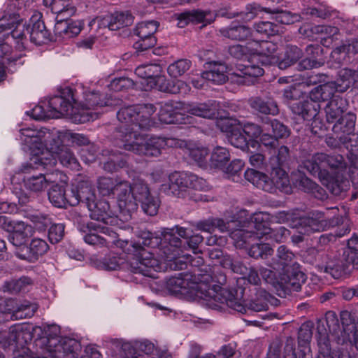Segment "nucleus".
Wrapping results in <instances>:
<instances>
[{"label":"nucleus","instance_id":"1","mask_svg":"<svg viewBox=\"0 0 358 358\" xmlns=\"http://www.w3.org/2000/svg\"><path fill=\"white\" fill-rule=\"evenodd\" d=\"M162 238L155 236L150 231H142L139 240L136 242H126L129 245L127 250L131 255L128 265L131 272L141 273L145 276H152V270L159 268V262L153 254L145 247L154 248L159 247L166 260H173L176 257L182 255V241L175 236L173 229H166L162 233Z\"/></svg>","mask_w":358,"mask_h":358},{"label":"nucleus","instance_id":"2","mask_svg":"<svg viewBox=\"0 0 358 358\" xmlns=\"http://www.w3.org/2000/svg\"><path fill=\"white\" fill-rule=\"evenodd\" d=\"M199 296H214L215 300L222 303H226L229 308L241 313H246L248 310L260 312L267 310L268 304H274L278 299L272 296L269 293L263 289L255 288V294L250 301L243 299L245 289L238 287L237 289L229 290L220 289L217 293L216 289H210L206 285H201L198 287Z\"/></svg>","mask_w":358,"mask_h":358},{"label":"nucleus","instance_id":"3","mask_svg":"<svg viewBox=\"0 0 358 358\" xmlns=\"http://www.w3.org/2000/svg\"><path fill=\"white\" fill-rule=\"evenodd\" d=\"M113 106L120 107L117 118L121 125L115 132V143L117 147L124 143V138L119 136L120 131L139 132L141 129L148 130L155 125L152 115L156 111V107L152 103L124 106L122 102L121 106Z\"/></svg>","mask_w":358,"mask_h":358},{"label":"nucleus","instance_id":"4","mask_svg":"<svg viewBox=\"0 0 358 358\" xmlns=\"http://www.w3.org/2000/svg\"><path fill=\"white\" fill-rule=\"evenodd\" d=\"M262 213H256L252 217L247 227L242 225L236 220L226 221L222 218L214 217V228L221 233H227L237 243H246L250 239L256 240L268 236L272 237L273 230L268 227Z\"/></svg>","mask_w":358,"mask_h":358},{"label":"nucleus","instance_id":"5","mask_svg":"<svg viewBox=\"0 0 358 358\" xmlns=\"http://www.w3.org/2000/svg\"><path fill=\"white\" fill-rule=\"evenodd\" d=\"M211 68L203 72V77L215 84L220 85L231 79L238 84L250 85L253 83L255 78L262 76L264 73L263 68L258 65H244L239 64L232 73L228 72V66L222 62L213 61L209 62Z\"/></svg>","mask_w":358,"mask_h":358},{"label":"nucleus","instance_id":"6","mask_svg":"<svg viewBox=\"0 0 358 358\" xmlns=\"http://www.w3.org/2000/svg\"><path fill=\"white\" fill-rule=\"evenodd\" d=\"M274 219L279 223H288L290 227L304 235L320 232L334 225V221L327 219L324 213L319 210L311 211L303 217H299L292 211H280L275 213Z\"/></svg>","mask_w":358,"mask_h":358},{"label":"nucleus","instance_id":"7","mask_svg":"<svg viewBox=\"0 0 358 358\" xmlns=\"http://www.w3.org/2000/svg\"><path fill=\"white\" fill-rule=\"evenodd\" d=\"M64 146L62 144L59 136L49 131L43 132L38 152L31 162L23 166L22 171L31 173V169H49L55 165V155Z\"/></svg>","mask_w":358,"mask_h":358},{"label":"nucleus","instance_id":"8","mask_svg":"<svg viewBox=\"0 0 358 358\" xmlns=\"http://www.w3.org/2000/svg\"><path fill=\"white\" fill-rule=\"evenodd\" d=\"M340 317L342 327L335 312L328 311L325 314L329 334L338 344L343 345L348 341H351V334L358 331V320L348 310L341 311Z\"/></svg>","mask_w":358,"mask_h":358},{"label":"nucleus","instance_id":"9","mask_svg":"<svg viewBox=\"0 0 358 358\" xmlns=\"http://www.w3.org/2000/svg\"><path fill=\"white\" fill-rule=\"evenodd\" d=\"M122 103V100L115 95L107 97L99 92H88L85 96V100L78 103V115L74 116V119L80 123L92 120L97 118V115L100 113H93L92 110H98L105 106H121Z\"/></svg>","mask_w":358,"mask_h":358},{"label":"nucleus","instance_id":"10","mask_svg":"<svg viewBox=\"0 0 358 358\" xmlns=\"http://www.w3.org/2000/svg\"><path fill=\"white\" fill-rule=\"evenodd\" d=\"M77 104L78 100L73 90L67 87L63 90L61 95L55 96L50 99L48 101V113L50 114L45 115L41 106H36L32 110L33 117L36 120H41L46 116L58 118L61 115L72 113L76 115H78V113L74 110Z\"/></svg>","mask_w":358,"mask_h":358},{"label":"nucleus","instance_id":"11","mask_svg":"<svg viewBox=\"0 0 358 358\" xmlns=\"http://www.w3.org/2000/svg\"><path fill=\"white\" fill-rule=\"evenodd\" d=\"M118 135L124 138V143H122L119 148L125 150L148 157H157L161 154L162 150L161 136H153L145 140L138 131L127 133L125 131H120Z\"/></svg>","mask_w":358,"mask_h":358},{"label":"nucleus","instance_id":"12","mask_svg":"<svg viewBox=\"0 0 358 358\" xmlns=\"http://www.w3.org/2000/svg\"><path fill=\"white\" fill-rule=\"evenodd\" d=\"M290 161V150L286 145L280 146L270 158L271 176L274 185L278 189H283L289 185L288 174L284 167L288 166Z\"/></svg>","mask_w":358,"mask_h":358},{"label":"nucleus","instance_id":"13","mask_svg":"<svg viewBox=\"0 0 358 358\" xmlns=\"http://www.w3.org/2000/svg\"><path fill=\"white\" fill-rule=\"evenodd\" d=\"M45 350L52 358H78L80 343L70 338L50 337L43 338Z\"/></svg>","mask_w":358,"mask_h":358},{"label":"nucleus","instance_id":"14","mask_svg":"<svg viewBox=\"0 0 358 358\" xmlns=\"http://www.w3.org/2000/svg\"><path fill=\"white\" fill-rule=\"evenodd\" d=\"M87 228L89 232L84 236L83 239L89 245L108 247L120 241L118 234L112 227L90 222L87 224Z\"/></svg>","mask_w":358,"mask_h":358},{"label":"nucleus","instance_id":"15","mask_svg":"<svg viewBox=\"0 0 358 358\" xmlns=\"http://www.w3.org/2000/svg\"><path fill=\"white\" fill-rule=\"evenodd\" d=\"M38 308V305L27 300L7 299L0 302V313L10 314L14 320L31 317Z\"/></svg>","mask_w":358,"mask_h":358},{"label":"nucleus","instance_id":"16","mask_svg":"<svg viewBox=\"0 0 358 358\" xmlns=\"http://www.w3.org/2000/svg\"><path fill=\"white\" fill-rule=\"evenodd\" d=\"M20 13L13 12L4 13L0 18V33L6 30L12 29L10 34L12 37L16 40L17 48L20 50L25 48L24 41L28 35L26 31V27L21 24Z\"/></svg>","mask_w":358,"mask_h":358},{"label":"nucleus","instance_id":"17","mask_svg":"<svg viewBox=\"0 0 358 358\" xmlns=\"http://www.w3.org/2000/svg\"><path fill=\"white\" fill-rule=\"evenodd\" d=\"M97 187L99 193L103 196L115 194L118 207L126 206L127 202L125 201L124 196H128L129 182L117 181L112 178L102 177L99 179Z\"/></svg>","mask_w":358,"mask_h":358},{"label":"nucleus","instance_id":"18","mask_svg":"<svg viewBox=\"0 0 358 358\" xmlns=\"http://www.w3.org/2000/svg\"><path fill=\"white\" fill-rule=\"evenodd\" d=\"M128 196H124L127 205L125 207L120 206L122 213L130 216L138 208V203L145 200L151 194L148 185L141 180H138L131 185L129 182Z\"/></svg>","mask_w":358,"mask_h":358},{"label":"nucleus","instance_id":"19","mask_svg":"<svg viewBox=\"0 0 358 358\" xmlns=\"http://www.w3.org/2000/svg\"><path fill=\"white\" fill-rule=\"evenodd\" d=\"M325 153L317 152L300 159L298 166V171H306L320 181L324 180L329 174V171L326 169Z\"/></svg>","mask_w":358,"mask_h":358},{"label":"nucleus","instance_id":"20","mask_svg":"<svg viewBox=\"0 0 358 358\" xmlns=\"http://www.w3.org/2000/svg\"><path fill=\"white\" fill-rule=\"evenodd\" d=\"M87 208L90 211V217L92 220L111 226L115 225L118 222L117 217L110 209L109 203L106 200L98 201L96 199Z\"/></svg>","mask_w":358,"mask_h":358},{"label":"nucleus","instance_id":"21","mask_svg":"<svg viewBox=\"0 0 358 358\" xmlns=\"http://www.w3.org/2000/svg\"><path fill=\"white\" fill-rule=\"evenodd\" d=\"M96 199L94 189L89 181L78 182L75 188H72L69 196V204L72 206L82 203L86 207Z\"/></svg>","mask_w":358,"mask_h":358},{"label":"nucleus","instance_id":"22","mask_svg":"<svg viewBox=\"0 0 358 358\" xmlns=\"http://www.w3.org/2000/svg\"><path fill=\"white\" fill-rule=\"evenodd\" d=\"M31 327L27 324H14L3 335L5 346H22L32 340Z\"/></svg>","mask_w":358,"mask_h":358},{"label":"nucleus","instance_id":"23","mask_svg":"<svg viewBox=\"0 0 358 358\" xmlns=\"http://www.w3.org/2000/svg\"><path fill=\"white\" fill-rule=\"evenodd\" d=\"M352 263L342 255H336L330 253V258L326 264L324 271L329 273L334 278L339 279L348 276L352 271Z\"/></svg>","mask_w":358,"mask_h":358},{"label":"nucleus","instance_id":"24","mask_svg":"<svg viewBox=\"0 0 358 358\" xmlns=\"http://www.w3.org/2000/svg\"><path fill=\"white\" fill-rule=\"evenodd\" d=\"M160 190L168 196L186 197L188 193L185 173L174 172L170 174L169 181L161 185Z\"/></svg>","mask_w":358,"mask_h":358},{"label":"nucleus","instance_id":"25","mask_svg":"<svg viewBox=\"0 0 358 358\" xmlns=\"http://www.w3.org/2000/svg\"><path fill=\"white\" fill-rule=\"evenodd\" d=\"M294 254L285 245H280L275 255L267 261L266 266L284 273L287 269L292 268L294 264H299L294 262Z\"/></svg>","mask_w":358,"mask_h":358},{"label":"nucleus","instance_id":"26","mask_svg":"<svg viewBox=\"0 0 358 358\" xmlns=\"http://www.w3.org/2000/svg\"><path fill=\"white\" fill-rule=\"evenodd\" d=\"M252 50L258 56V62L262 65L268 66L277 62L275 53L278 50V45L268 41H257L252 39Z\"/></svg>","mask_w":358,"mask_h":358},{"label":"nucleus","instance_id":"27","mask_svg":"<svg viewBox=\"0 0 358 358\" xmlns=\"http://www.w3.org/2000/svg\"><path fill=\"white\" fill-rule=\"evenodd\" d=\"M213 280L216 282L217 283V285H213L212 287L208 285V283H204V282H198L196 285H195V286L194 287V289H195V296L201 300V303L204 305H206V306H208V308H212V309H217L219 308H220V306L219 305V303H221V304H224V303H222L217 300H215L214 298V296H204V297H201V296H199L197 294H199V286L203 284V285H206L209 289L211 290V289H216V292L218 293L220 292V289H229V290H233V289H237L238 287H236V288H231V289H228L227 287H222L221 285H224L225 283L227 282V277L223 273H217V274H215L213 277Z\"/></svg>","mask_w":358,"mask_h":358},{"label":"nucleus","instance_id":"28","mask_svg":"<svg viewBox=\"0 0 358 358\" xmlns=\"http://www.w3.org/2000/svg\"><path fill=\"white\" fill-rule=\"evenodd\" d=\"M358 80V72L355 70L344 68L338 71L337 79L335 81H328L333 92L343 93L351 86L352 83Z\"/></svg>","mask_w":358,"mask_h":358},{"label":"nucleus","instance_id":"29","mask_svg":"<svg viewBox=\"0 0 358 358\" xmlns=\"http://www.w3.org/2000/svg\"><path fill=\"white\" fill-rule=\"evenodd\" d=\"M220 104L215 100H208L203 103L187 104L186 110L194 115L207 119H214L219 115Z\"/></svg>","mask_w":358,"mask_h":358},{"label":"nucleus","instance_id":"30","mask_svg":"<svg viewBox=\"0 0 358 358\" xmlns=\"http://www.w3.org/2000/svg\"><path fill=\"white\" fill-rule=\"evenodd\" d=\"M192 275L187 272L180 273L178 275L168 278L165 282L166 289L170 294H184L183 290L191 288L195 292L197 283L192 281Z\"/></svg>","mask_w":358,"mask_h":358},{"label":"nucleus","instance_id":"31","mask_svg":"<svg viewBox=\"0 0 358 358\" xmlns=\"http://www.w3.org/2000/svg\"><path fill=\"white\" fill-rule=\"evenodd\" d=\"M83 28L80 21H73L66 17L57 19L54 31L56 36L64 39L71 38L78 35Z\"/></svg>","mask_w":358,"mask_h":358},{"label":"nucleus","instance_id":"32","mask_svg":"<svg viewBox=\"0 0 358 358\" xmlns=\"http://www.w3.org/2000/svg\"><path fill=\"white\" fill-rule=\"evenodd\" d=\"M215 15L210 11L192 10L179 14L178 20L181 27L189 23H203L204 25L212 23L215 20Z\"/></svg>","mask_w":358,"mask_h":358},{"label":"nucleus","instance_id":"33","mask_svg":"<svg viewBox=\"0 0 358 358\" xmlns=\"http://www.w3.org/2000/svg\"><path fill=\"white\" fill-rule=\"evenodd\" d=\"M220 34L233 41H243L254 39L251 28L239 22H232L229 27L220 30Z\"/></svg>","mask_w":358,"mask_h":358},{"label":"nucleus","instance_id":"34","mask_svg":"<svg viewBox=\"0 0 358 358\" xmlns=\"http://www.w3.org/2000/svg\"><path fill=\"white\" fill-rule=\"evenodd\" d=\"M26 31L29 35L30 41L36 45L46 43L50 40V33L41 20H31V23L26 27Z\"/></svg>","mask_w":358,"mask_h":358},{"label":"nucleus","instance_id":"35","mask_svg":"<svg viewBox=\"0 0 358 358\" xmlns=\"http://www.w3.org/2000/svg\"><path fill=\"white\" fill-rule=\"evenodd\" d=\"M248 105L258 113L275 115L279 113L276 102L270 98L252 96L248 99Z\"/></svg>","mask_w":358,"mask_h":358},{"label":"nucleus","instance_id":"36","mask_svg":"<svg viewBox=\"0 0 358 358\" xmlns=\"http://www.w3.org/2000/svg\"><path fill=\"white\" fill-rule=\"evenodd\" d=\"M292 112L301 116L306 121L314 120L320 110V104L309 101H298L291 106Z\"/></svg>","mask_w":358,"mask_h":358},{"label":"nucleus","instance_id":"37","mask_svg":"<svg viewBox=\"0 0 358 358\" xmlns=\"http://www.w3.org/2000/svg\"><path fill=\"white\" fill-rule=\"evenodd\" d=\"M43 4L50 8L53 13L57 15V19L69 18L76 11L73 0H43Z\"/></svg>","mask_w":358,"mask_h":358},{"label":"nucleus","instance_id":"38","mask_svg":"<svg viewBox=\"0 0 358 358\" xmlns=\"http://www.w3.org/2000/svg\"><path fill=\"white\" fill-rule=\"evenodd\" d=\"M346 106L345 99L339 96H333L324 108L327 121L335 123L343 115Z\"/></svg>","mask_w":358,"mask_h":358},{"label":"nucleus","instance_id":"39","mask_svg":"<svg viewBox=\"0 0 358 358\" xmlns=\"http://www.w3.org/2000/svg\"><path fill=\"white\" fill-rule=\"evenodd\" d=\"M300 33L306 35L307 37L315 38L319 36V38H336L338 39V29L336 27L329 25H313L304 26L299 29Z\"/></svg>","mask_w":358,"mask_h":358},{"label":"nucleus","instance_id":"40","mask_svg":"<svg viewBox=\"0 0 358 358\" xmlns=\"http://www.w3.org/2000/svg\"><path fill=\"white\" fill-rule=\"evenodd\" d=\"M284 274V280L287 287L292 291H299L306 280V275L301 270L299 264H294L292 268L287 269Z\"/></svg>","mask_w":358,"mask_h":358},{"label":"nucleus","instance_id":"41","mask_svg":"<svg viewBox=\"0 0 358 358\" xmlns=\"http://www.w3.org/2000/svg\"><path fill=\"white\" fill-rule=\"evenodd\" d=\"M245 178L252 183L257 188L269 192L273 188L274 182L271 177L269 178L266 174L256 171L253 169H248L244 173Z\"/></svg>","mask_w":358,"mask_h":358},{"label":"nucleus","instance_id":"42","mask_svg":"<svg viewBox=\"0 0 358 358\" xmlns=\"http://www.w3.org/2000/svg\"><path fill=\"white\" fill-rule=\"evenodd\" d=\"M335 196H341L349 187V181L340 176H334L329 172L328 176L320 181Z\"/></svg>","mask_w":358,"mask_h":358},{"label":"nucleus","instance_id":"43","mask_svg":"<svg viewBox=\"0 0 358 358\" xmlns=\"http://www.w3.org/2000/svg\"><path fill=\"white\" fill-rule=\"evenodd\" d=\"M330 252L326 251L319 248V246L312 247L306 251L305 259L310 264L324 269L330 258Z\"/></svg>","mask_w":358,"mask_h":358},{"label":"nucleus","instance_id":"44","mask_svg":"<svg viewBox=\"0 0 358 358\" xmlns=\"http://www.w3.org/2000/svg\"><path fill=\"white\" fill-rule=\"evenodd\" d=\"M356 120V115L352 113H348L343 115L335 122L332 127L334 133L347 135L353 134L355 129Z\"/></svg>","mask_w":358,"mask_h":358},{"label":"nucleus","instance_id":"45","mask_svg":"<svg viewBox=\"0 0 358 358\" xmlns=\"http://www.w3.org/2000/svg\"><path fill=\"white\" fill-rule=\"evenodd\" d=\"M178 103L172 101H167L161 107L159 120L166 124H176L179 122L178 116L181 115L177 111Z\"/></svg>","mask_w":358,"mask_h":358},{"label":"nucleus","instance_id":"46","mask_svg":"<svg viewBox=\"0 0 358 358\" xmlns=\"http://www.w3.org/2000/svg\"><path fill=\"white\" fill-rule=\"evenodd\" d=\"M69 196L66 194L64 187L58 184L52 185L48 192L50 201L57 208H66Z\"/></svg>","mask_w":358,"mask_h":358},{"label":"nucleus","instance_id":"47","mask_svg":"<svg viewBox=\"0 0 358 358\" xmlns=\"http://www.w3.org/2000/svg\"><path fill=\"white\" fill-rule=\"evenodd\" d=\"M229 160V150L225 148L217 146L211 152L209 165L211 168L224 169Z\"/></svg>","mask_w":358,"mask_h":358},{"label":"nucleus","instance_id":"48","mask_svg":"<svg viewBox=\"0 0 358 358\" xmlns=\"http://www.w3.org/2000/svg\"><path fill=\"white\" fill-rule=\"evenodd\" d=\"M21 141L31 149L35 151L38 149L43 132L30 128H23L20 130Z\"/></svg>","mask_w":358,"mask_h":358},{"label":"nucleus","instance_id":"49","mask_svg":"<svg viewBox=\"0 0 358 358\" xmlns=\"http://www.w3.org/2000/svg\"><path fill=\"white\" fill-rule=\"evenodd\" d=\"M303 56L302 50L296 45H289L286 47L283 58L278 62L280 69H286L295 64Z\"/></svg>","mask_w":358,"mask_h":358},{"label":"nucleus","instance_id":"50","mask_svg":"<svg viewBox=\"0 0 358 358\" xmlns=\"http://www.w3.org/2000/svg\"><path fill=\"white\" fill-rule=\"evenodd\" d=\"M333 90H331L329 83L327 82L322 85L314 87L309 93V101L317 102H323L329 100L334 96Z\"/></svg>","mask_w":358,"mask_h":358},{"label":"nucleus","instance_id":"51","mask_svg":"<svg viewBox=\"0 0 358 358\" xmlns=\"http://www.w3.org/2000/svg\"><path fill=\"white\" fill-rule=\"evenodd\" d=\"M343 252L347 260L352 263V268L358 270V236L354 235L348 241Z\"/></svg>","mask_w":358,"mask_h":358},{"label":"nucleus","instance_id":"52","mask_svg":"<svg viewBox=\"0 0 358 358\" xmlns=\"http://www.w3.org/2000/svg\"><path fill=\"white\" fill-rule=\"evenodd\" d=\"M215 118L217 119V127L222 132H230L231 134L233 131H235V129H234V126L241 125V122L238 119L231 116L228 112H224V115H222L219 110V115Z\"/></svg>","mask_w":358,"mask_h":358},{"label":"nucleus","instance_id":"53","mask_svg":"<svg viewBox=\"0 0 358 358\" xmlns=\"http://www.w3.org/2000/svg\"><path fill=\"white\" fill-rule=\"evenodd\" d=\"M31 279L28 277H21L18 279H12L4 282L2 286V290L10 294H17L31 284Z\"/></svg>","mask_w":358,"mask_h":358},{"label":"nucleus","instance_id":"54","mask_svg":"<svg viewBox=\"0 0 358 358\" xmlns=\"http://www.w3.org/2000/svg\"><path fill=\"white\" fill-rule=\"evenodd\" d=\"M187 154L199 167L207 168L208 164L207 161L208 151L207 148L197 146L189 147L187 149Z\"/></svg>","mask_w":358,"mask_h":358},{"label":"nucleus","instance_id":"55","mask_svg":"<svg viewBox=\"0 0 358 358\" xmlns=\"http://www.w3.org/2000/svg\"><path fill=\"white\" fill-rule=\"evenodd\" d=\"M48 182L49 179L43 173H39L36 176L33 175L24 179L26 188L35 192L45 189L48 186Z\"/></svg>","mask_w":358,"mask_h":358},{"label":"nucleus","instance_id":"56","mask_svg":"<svg viewBox=\"0 0 358 358\" xmlns=\"http://www.w3.org/2000/svg\"><path fill=\"white\" fill-rule=\"evenodd\" d=\"M159 24V22L155 20L141 22L134 29V34L138 38L155 36L154 34L157 31Z\"/></svg>","mask_w":358,"mask_h":358},{"label":"nucleus","instance_id":"57","mask_svg":"<svg viewBox=\"0 0 358 358\" xmlns=\"http://www.w3.org/2000/svg\"><path fill=\"white\" fill-rule=\"evenodd\" d=\"M273 250L268 243H256L252 244L249 250L248 255L255 259H266L273 255Z\"/></svg>","mask_w":358,"mask_h":358},{"label":"nucleus","instance_id":"58","mask_svg":"<svg viewBox=\"0 0 358 358\" xmlns=\"http://www.w3.org/2000/svg\"><path fill=\"white\" fill-rule=\"evenodd\" d=\"M54 157L55 158V164L57 159H58L64 166L71 169H76L78 166L76 158L70 149L65 145L55 155Z\"/></svg>","mask_w":358,"mask_h":358},{"label":"nucleus","instance_id":"59","mask_svg":"<svg viewBox=\"0 0 358 358\" xmlns=\"http://www.w3.org/2000/svg\"><path fill=\"white\" fill-rule=\"evenodd\" d=\"M161 73V66L155 64H143L135 69V74L139 78L152 81L156 76Z\"/></svg>","mask_w":358,"mask_h":358},{"label":"nucleus","instance_id":"60","mask_svg":"<svg viewBox=\"0 0 358 358\" xmlns=\"http://www.w3.org/2000/svg\"><path fill=\"white\" fill-rule=\"evenodd\" d=\"M326 169L329 171H341L345 169L347 162L340 154L328 155L325 153Z\"/></svg>","mask_w":358,"mask_h":358},{"label":"nucleus","instance_id":"61","mask_svg":"<svg viewBox=\"0 0 358 358\" xmlns=\"http://www.w3.org/2000/svg\"><path fill=\"white\" fill-rule=\"evenodd\" d=\"M192 62L186 59H181L171 64L167 69L168 73L173 78L182 76L191 67Z\"/></svg>","mask_w":358,"mask_h":358},{"label":"nucleus","instance_id":"62","mask_svg":"<svg viewBox=\"0 0 358 358\" xmlns=\"http://www.w3.org/2000/svg\"><path fill=\"white\" fill-rule=\"evenodd\" d=\"M264 123L270 125L272 129L273 135L278 139H282L287 138L290 134L289 128L279 120H269L266 118Z\"/></svg>","mask_w":358,"mask_h":358},{"label":"nucleus","instance_id":"63","mask_svg":"<svg viewBox=\"0 0 358 358\" xmlns=\"http://www.w3.org/2000/svg\"><path fill=\"white\" fill-rule=\"evenodd\" d=\"M348 53H358V38L349 44H343L336 47L331 52V57L335 59H344Z\"/></svg>","mask_w":358,"mask_h":358},{"label":"nucleus","instance_id":"64","mask_svg":"<svg viewBox=\"0 0 358 358\" xmlns=\"http://www.w3.org/2000/svg\"><path fill=\"white\" fill-rule=\"evenodd\" d=\"M27 228L28 226L25 224H20L17 229L9 234L8 240L16 248L25 244L27 237L25 231Z\"/></svg>","mask_w":358,"mask_h":358}]
</instances>
